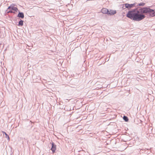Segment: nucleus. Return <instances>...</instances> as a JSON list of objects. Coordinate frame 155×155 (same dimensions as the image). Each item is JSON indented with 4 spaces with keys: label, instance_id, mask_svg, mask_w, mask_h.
<instances>
[{
    "label": "nucleus",
    "instance_id": "f257e3e1",
    "mask_svg": "<svg viewBox=\"0 0 155 155\" xmlns=\"http://www.w3.org/2000/svg\"><path fill=\"white\" fill-rule=\"evenodd\" d=\"M140 10L141 8H140L139 9L137 8L129 11L126 15V17L133 20L140 21L146 17L145 15L140 11Z\"/></svg>",
    "mask_w": 155,
    "mask_h": 155
},
{
    "label": "nucleus",
    "instance_id": "f03ea898",
    "mask_svg": "<svg viewBox=\"0 0 155 155\" xmlns=\"http://www.w3.org/2000/svg\"><path fill=\"white\" fill-rule=\"evenodd\" d=\"M140 11L150 17L155 16V9H151L149 7L141 8Z\"/></svg>",
    "mask_w": 155,
    "mask_h": 155
},
{
    "label": "nucleus",
    "instance_id": "7ed1b4c3",
    "mask_svg": "<svg viewBox=\"0 0 155 155\" xmlns=\"http://www.w3.org/2000/svg\"><path fill=\"white\" fill-rule=\"evenodd\" d=\"M136 3H133L131 4H129L128 3H126L123 5V8L125 9L127 8L128 9H130L134 7L135 6Z\"/></svg>",
    "mask_w": 155,
    "mask_h": 155
},
{
    "label": "nucleus",
    "instance_id": "20e7f679",
    "mask_svg": "<svg viewBox=\"0 0 155 155\" xmlns=\"http://www.w3.org/2000/svg\"><path fill=\"white\" fill-rule=\"evenodd\" d=\"M15 5L14 4L11 5L8 7L6 11H8V10H9L14 11H16V12L19 11L18 8L17 7H15Z\"/></svg>",
    "mask_w": 155,
    "mask_h": 155
},
{
    "label": "nucleus",
    "instance_id": "39448f33",
    "mask_svg": "<svg viewBox=\"0 0 155 155\" xmlns=\"http://www.w3.org/2000/svg\"><path fill=\"white\" fill-rule=\"evenodd\" d=\"M117 13L116 10H113L111 9H108V12L107 15H112L116 14Z\"/></svg>",
    "mask_w": 155,
    "mask_h": 155
},
{
    "label": "nucleus",
    "instance_id": "423d86ee",
    "mask_svg": "<svg viewBox=\"0 0 155 155\" xmlns=\"http://www.w3.org/2000/svg\"><path fill=\"white\" fill-rule=\"evenodd\" d=\"M51 145V150L53 153H54L56 149V145L53 142L52 143Z\"/></svg>",
    "mask_w": 155,
    "mask_h": 155
},
{
    "label": "nucleus",
    "instance_id": "0eeeda50",
    "mask_svg": "<svg viewBox=\"0 0 155 155\" xmlns=\"http://www.w3.org/2000/svg\"><path fill=\"white\" fill-rule=\"evenodd\" d=\"M18 13V14L17 17L19 18L23 19L24 17V13L22 12H20L19 10Z\"/></svg>",
    "mask_w": 155,
    "mask_h": 155
},
{
    "label": "nucleus",
    "instance_id": "6e6552de",
    "mask_svg": "<svg viewBox=\"0 0 155 155\" xmlns=\"http://www.w3.org/2000/svg\"><path fill=\"white\" fill-rule=\"evenodd\" d=\"M108 12V9L105 8H103L101 10V12L103 14L107 15Z\"/></svg>",
    "mask_w": 155,
    "mask_h": 155
},
{
    "label": "nucleus",
    "instance_id": "1a4fd4ad",
    "mask_svg": "<svg viewBox=\"0 0 155 155\" xmlns=\"http://www.w3.org/2000/svg\"><path fill=\"white\" fill-rule=\"evenodd\" d=\"M23 21L20 20V21L18 22V24H17V25L20 26H23Z\"/></svg>",
    "mask_w": 155,
    "mask_h": 155
},
{
    "label": "nucleus",
    "instance_id": "9d476101",
    "mask_svg": "<svg viewBox=\"0 0 155 155\" xmlns=\"http://www.w3.org/2000/svg\"><path fill=\"white\" fill-rule=\"evenodd\" d=\"M3 132V134H5V138H7L8 139V140L9 141L10 138H9V137L8 135V134H7L5 132Z\"/></svg>",
    "mask_w": 155,
    "mask_h": 155
},
{
    "label": "nucleus",
    "instance_id": "9b49d317",
    "mask_svg": "<svg viewBox=\"0 0 155 155\" xmlns=\"http://www.w3.org/2000/svg\"><path fill=\"white\" fill-rule=\"evenodd\" d=\"M123 119L124 120L126 121V122H128L129 120V119L128 117L124 115L123 117Z\"/></svg>",
    "mask_w": 155,
    "mask_h": 155
},
{
    "label": "nucleus",
    "instance_id": "f8f14e48",
    "mask_svg": "<svg viewBox=\"0 0 155 155\" xmlns=\"http://www.w3.org/2000/svg\"><path fill=\"white\" fill-rule=\"evenodd\" d=\"M17 12L16 11H11L9 10L7 12V13H13L14 14H15Z\"/></svg>",
    "mask_w": 155,
    "mask_h": 155
},
{
    "label": "nucleus",
    "instance_id": "ddd939ff",
    "mask_svg": "<svg viewBox=\"0 0 155 155\" xmlns=\"http://www.w3.org/2000/svg\"><path fill=\"white\" fill-rule=\"evenodd\" d=\"M145 5V3H143V2H141V3H139L137 5V6H143Z\"/></svg>",
    "mask_w": 155,
    "mask_h": 155
}]
</instances>
